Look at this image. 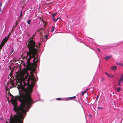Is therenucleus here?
I'll return each mask as SVG.
<instances>
[{
    "label": "nucleus",
    "instance_id": "6ab92c4d",
    "mask_svg": "<svg viewBox=\"0 0 123 123\" xmlns=\"http://www.w3.org/2000/svg\"><path fill=\"white\" fill-rule=\"evenodd\" d=\"M61 18L60 17H58V18H57L56 20L55 21H57L58 19H61Z\"/></svg>",
    "mask_w": 123,
    "mask_h": 123
},
{
    "label": "nucleus",
    "instance_id": "f8f14e48",
    "mask_svg": "<svg viewBox=\"0 0 123 123\" xmlns=\"http://www.w3.org/2000/svg\"><path fill=\"white\" fill-rule=\"evenodd\" d=\"M54 27L53 26L52 27V28H51V31L52 32H53V31H54Z\"/></svg>",
    "mask_w": 123,
    "mask_h": 123
},
{
    "label": "nucleus",
    "instance_id": "20e7f679",
    "mask_svg": "<svg viewBox=\"0 0 123 123\" xmlns=\"http://www.w3.org/2000/svg\"><path fill=\"white\" fill-rule=\"evenodd\" d=\"M117 69V67L115 66H112L111 67V69L113 70H115Z\"/></svg>",
    "mask_w": 123,
    "mask_h": 123
},
{
    "label": "nucleus",
    "instance_id": "412c9836",
    "mask_svg": "<svg viewBox=\"0 0 123 123\" xmlns=\"http://www.w3.org/2000/svg\"><path fill=\"white\" fill-rule=\"evenodd\" d=\"M53 18V20L54 21L56 22V21H55L56 20H55V18H54V17Z\"/></svg>",
    "mask_w": 123,
    "mask_h": 123
},
{
    "label": "nucleus",
    "instance_id": "5701e85b",
    "mask_svg": "<svg viewBox=\"0 0 123 123\" xmlns=\"http://www.w3.org/2000/svg\"><path fill=\"white\" fill-rule=\"evenodd\" d=\"M99 97V96H98V95L96 99H97Z\"/></svg>",
    "mask_w": 123,
    "mask_h": 123
},
{
    "label": "nucleus",
    "instance_id": "aec40b11",
    "mask_svg": "<svg viewBox=\"0 0 123 123\" xmlns=\"http://www.w3.org/2000/svg\"><path fill=\"white\" fill-rule=\"evenodd\" d=\"M13 52V49H12V51L11 52V54H12V53Z\"/></svg>",
    "mask_w": 123,
    "mask_h": 123
},
{
    "label": "nucleus",
    "instance_id": "a878e982",
    "mask_svg": "<svg viewBox=\"0 0 123 123\" xmlns=\"http://www.w3.org/2000/svg\"><path fill=\"white\" fill-rule=\"evenodd\" d=\"M89 116L90 117H91V114H89Z\"/></svg>",
    "mask_w": 123,
    "mask_h": 123
},
{
    "label": "nucleus",
    "instance_id": "9b49d317",
    "mask_svg": "<svg viewBox=\"0 0 123 123\" xmlns=\"http://www.w3.org/2000/svg\"><path fill=\"white\" fill-rule=\"evenodd\" d=\"M57 14V13H53L52 14V17L53 18H54Z\"/></svg>",
    "mask_w": 123,
    "mask_h": 123
},
{
    "label": "nucleus",
    "instance_id": "cd10ccee",
    "mask_svg": "<svg viewBox=\"0 0 123 123\" xmlns=\"http://www.w3.org/2000/svg\"><path fill=\"white\" fill-rule=\"evenodd\" d=\"M8 101H9V100L8 99Z\"/></svg>",
    "mask_w": 123,
    "mask_h": 123
},
{
    "label": "nucleus",
    "instance_id": "393cba45",
    "mask_svg": "<svg viewBox=\"0 0 123 123\" xmlns=\"http://www.w3.org/2000/svg\"><path fill=\"white\" fill-rule=\"evenodd\" d=\"M88 90V89H86L85 91V92H86Z\"/></svg>",
    "mask_w": 123,
    "mask_h": 123
},
{
    "label": "nucleus",
    "instance_id": "39448f33",
    "mask_svg": "<svg viewBox=\"0 0 123 123\" xmlns=\"http://www.w3.org/2000/svg\"><path fill=\"white\" fill-rule=\"evenodd\" d=\"M111 55L106 56L105 57V59L106 60H107L109 59H110V58H111Z\"/></svg>",
    "mask_w": 123,
    "mask_h": 123
},
{
    "label": "nucleus",
    "instance_id": "b1692460",
    "mask_svg": "<svg viewBox=\"0 0 123 123\" xmlns=\"http://www.w3.org/2000/svg\"><path fill=\"white\" fill-rule=\"evenodd\" d=\"M97 49L98 50V51L99 52H100V50L98 48H97Z\"/></svg>",
    "mask_w": 123,
    "mask_h": 123
},
{
    "label": "nucleus",
    "instance_id": "2eb2a0df",
    "mask_svg": "<svg viewBox=\"0 0 123 123\" xmlns=\"http://www.w3.org/2000/svg\"><path fill=\"white\" fill-rule=\"evenodd\" d=\"M86 93V92H85V91H84L82 93V94H81V96H82L84 94H85V93Z\"/></svg>",
    "mask_w": 123,
    "mask_h": 123
},
{
    "label": "nucleus",
    "instance_id": "7ed1b4c3",
    "mask_svg": "<svg viewBox=\"0 0 123 123\" xmlns=\"http://www.w3.org/2000/svg\"><path fill=\"white\" fill-rule=\"evenodd\" d=\"M76 98V97L75 96H74L73 97L67 98H66V100H72L73 98L75 99Z\"/></svg>",
    "mask_w": 123,
    "mask_h": 123
},
{
    "label": "nucleus",
    "instance_id": "c85d7f7f",
    "mask_svg": "<svg viewBox=\"0 0 123 123\" xmlns=\"http://www.w3.org/2000/svg\"><path fill=\"white\" fill-rule=\"evenodd\" d=\"M10 122H11V121H10Z\"/></svg>",
    "mask_w": 123,
    "mask_h": 123
},
{
    "label": "nucleus",
    "instance_id": "4468645a",
    "mask_svg": "<svg viewBox=\"0 0 123 123\" xmlns=\"http://www.w3.org/2000/svg\"><path fill=\"white\" fill-rule=\"evenodd\" d=\"M2 3L1 2H0V11L1 12V11L0 10V9H1V7L2 6Z\"/></svg>",
    "mask_w": 123,
    "mask_h": 123
},
{
    "label": "nucleus",
    "instance_id": "f257e3e1",
    "mask_svg": "<svg viewBox=\"0 0 123 123\" xmlns=\"http://www.w3.org/2000/svg\"><path fill=\"white\" fill-rule=\"evenodd\" d=\"M35 36V34L33 35L30 39L28 40L26 44L29 49L27 60L28 61L31 60L34 65L36 66L37 63L39 61V59L37 57V53L39 50V46L40 44V43H39L38 46L35 45V42L32 40Z\"/></svg>",
    "mask_w": 123,
    "mask_h": 123
},
{
    "label": "nucleus",
    "instance_id": "423d86ee",
    "mask_svg": "<svg viewBox=\"0 0 123 123\" xmlns=\"http://www.w3.org/2000/svg\"><path fill=\"white\" fill-rule=\"evenodd\" d=\"M116 89H117L116 91L117 92H119L121 90V88L119 87H117L116 88Z\"/></svg>",
    "mask_w": 123,
    "mask_h": 123
},
{
    "label": "nucleus",
    "instance_id": "bb28decb",
    "mask_svg": "<svg viewBox=\"0 0 123 123\" xmlns=\"http://www.w3.org/2000/svg\"><path fill=\"white\" fill-rule=\"evenodd\" d=\"M121 66L123 67V64H122V66Z\"/></svg>",
    "mask_w": 123,
    "mask_h": 123
},
{
    "label": "nucleus",
    "instance_id": "ddd939ff",
    "mask_svg": "<svg viewBox=\"0 0 123 123\" xmlns=\"http://www.w3.org/2000/svg\"><path fill=\"white\" fill-rule=\"evenodd\" d=\"M20 18H21L22 17V10H21L20 11Z\"/></svg>",
    "mask_w": 123,
    "mask_h": 123
},
{
    "label": "nucleus",
    "instance_id": "9d476101",
    "mask_svg": "<svg viewBox=\"0 0 123 123\" xmlns=\"http://www.w3.org/2000/svg\"><path fill=\"white\" fill-rule=\"evenodd\" d=\"M122 63L120 62H116V64L117 65H120L121 66L122 65Z\"/></svg>",
    "mask_w": 123,
    "mask_h": 123
},
{
    "label": "nucleus",
    "instance_id": "f03ea898",
    "mask_svg": "<svg viewBox=\"0 0 123 123\" xmlns=\"http://www.w3.org/2000/svg\"><path fill=\"white\" fill-rule=\"evenodd\" d=\"M10 35H8L7 36H6L3 41H2L1 43L2 46L4 45L5 43L7 41V40L9 37Z\"/></svg>",
    "mask_w": 123,
    "mask_h": 123
},
{
    "label": "nucleus",
    "instance_id": "4be33fe9",
    "mask_svg": "<svg viewBox=\"0 0 123 123\" xmlns=\"http://www.w3.org/2000/svg\"><path fill=\"white\" fill-rule=\"evenodd\" d=\"M105 74L107 75H108L109 74H108L106 72H105Z\"/></svg>",
    "mask_w": 123,
    "mask_h": 123
},
{
    "label": "nucleus",
    "instance_id": "6e6552de",
    "mask_svg": "<svg viewBox=\"0 0 123 123\" xmlns=\"http://www.w3.org/2000/svg\"><path fill=\"white\" fill-rule=\"evenodd\" d=\"M108 76L109 77H110L111 78H112L113 77H114V76L113 75H112L111 74H109L108 75Z\"/></svg>",
    "mask_w": 123,
    "mask_h": 123
},
{
    "label": "nucleus",
    "instance_id": "0eeeda50",
    "mask_svg": "<svg viewBox=\"0 0 123 123\" xmlns=\"http://www.w3.org/2000/svg\"><path fill=\"white\" fill-rule=\"evenodd\" d=\"M121 81H122L121 80H118V86H120V85L121 83Z\"/></svg>",
    "mask_w": 123,
    "mask_h": 123
},
{
    "label": "nucleus",
    "instance_id": "a211bd4d",
    "mask_svg": "<svg viewBox=\"0 0 123 123\" xmlns=\"http://www.w3.org/2000/svg\"><path fill=\"white\" fill-rule=\"evenodd\" d=\"M44 37L46 39H47L48 38V36L47 35H45L44 36Z\"/></svg>",
    "mask_w": 123,
    "mask_h": 123
},
{
    "label": "nucleus",
    "instance_id": "dca6fc26",
    "mask_svg": "<svg viewBox=\"0 0 123 123\" xmlns=\"http://www.w3.org/2000/svg\"><path fill=\"white\" fill-rule=\"evenodd\" d=\"M98 109H103V108L102 107H98Z\"/></svg>",
    "mask_w": 123,
    "mask_h": 123
},
{
    "label": "nucleus",
    "instance_id": "f3484780",
    "mask_svg": "<svg viewBox=\"0 0 123 123\" xmlns=\"http://www.w3.org/2000/svg\"><path fill=\"white\" fill-rule=\"evenodd\" d=\"M61 98H56V99L57 100H60L61 99Z\"/></svg>",
    "mask_w": 123,
    "mask_h": 123
},
{
    "label": "nucleus",
    "instance_id": "1a4fd4ad",
    "mask_svg": "<svg viewBox=\"0 0 123 123\" xmlns=\"http://www.w3.org/2000/svg\"><path fill=\"white\" fill-rule=\"evenodd\" d=\"M26 22L28 24L30 25L31 23V19H29L28 20L26 21Z\"/></svg>",
    "mask_w": 123,
    "mask_h": 123
}]
</instances>
